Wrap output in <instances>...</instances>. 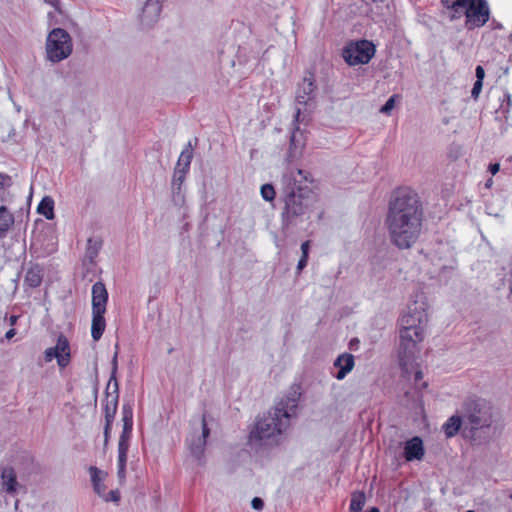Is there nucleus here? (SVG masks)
Listing matches in <instances>:
<instances>
[{"label": "nucleus", "mask_w": 512, "mask_h": 512, "mask_svg": "<svg viewBox=\"0 0 512 512\" xmlns=\"http://www.w3.org/2000/svg\"><path fill=\"white\" fill-rule=\"evenodd\" d=\"M423 219V208L416 192L398 189L389 202L386 224L391 242L399 249H408L418 240Z\"/></svg>", "instance_id": "f257e3e1"}, {"label": "nucleus", "mask_w": 512, "mask_h": 512, "mask_svg": "<svg viewBox=\"0 0 512 512\" xmlns=\"http://www.w3.org/2000/svg\"><path fill=\"white\" fill-rule=\"evenodd\" d=\"M312 183V175L303 169L288 168L282 175L279 200L283 203L281 220L285 227L311 210L314 203Z\"/></svg>", "instance_id": "f03ea898"}, {"label": "nucleus", "mask_w": 512, "mask_h": 512, "mask_svg": "<svg viewBox=\"0 0 512 512\" xmlns=\"http://www.w3.org/2000/svg\"><path fill=\"white\" fill-rule=\"evenodd\" d=\"M299 397L300 393L294 390L271 409L267 415L259 418L250 432V441L265 444L277 442L278 436L288 427L290 418L296 415Z\"/></svg>", "instance_id": "7ed1b4c3"}, {"label": "nucleus", "mask_w": 512, "mask_h": 512, "mask_svg": "<svg viewBox=\"0 0 512 512\" xmlns=\"http://www.w3.org/2000/svg\"><path fill=\"white\" fill-rule=\"evenodd\" d=\"M461 413L464 417V437L480 444L494 434L493 407L486 400L481 398L466 400Z\"/></svg>", "instance_id": "20e7f679"}, {"label": "nucleus", "mask_w": 512, "mask_h": 512, "mask_svg": "<svg viewBox=\"0 0 512 512\" xmlns=\"http://www.w3.org/2000/svg\"><path fill=\"white\" fill-rule=\"evenodd\" d=\"M451 10V20L466 17L465 26L468 30L484 26L490 17V9L486 0H442Z\"/></svg>", "instance_id": "39448f33"}, {"label": "nucleus", "mask_w": 512, "mask_h": 512, "mask_svg": "<svg viewBox=\"0 0 512 512\" xmlns=\"http://www.w3.org/2000/svg\"><path fill=\"white\" fill-rule=\"evenodd\" d=\"M428 304L425 296L420 293L415 295L408 306L407 311L399 320V330L413 332L415 338L425 334L428 325Z\"/></svg>", "instance_id": "423d86ee"}, {"label": "nucleus", "mask_w": 512, "mask_h": 512, "mask_svg": "<svg viewBox=\"0 0 512 512\" xmlns=\"http://www.w3.org/2000/svg\"><path fill=\"white\" fill-rule=\"evenodd\" d=\"M73 50L70 34L62 28H54L46 39V57L53 63L68 58Z\"/></svg>", "instance_id": "0eeeda50"}, {"label": "nucleus", "mask_w": 512, "mask_h": 512, "mask_svg": "<svg viewBox=\"0 0 512 512\" xmlns=\"http://www.w3.org/2000/svg\"><path fill=\"white\" fill-rule=\"evenodd\" d=\"M425 334L415 338L413 332L399 330V364L405 374L413 368L415 354L418 352V345L424 340Z\"/></svg>", "instance_id": "6e6552de"}, {"label": "nucleus", "mask_w": 512, "mask_h": 512, "mask_svg": "<svg viewBox=\"0 0 512 512\" xmlns=\"http://www.w3.org/2000/svg\"><path fill=\"white\" fill-rule=\"evenodd\" d=\"M375 51V46L371 41H352L344 47L342 56L350 66L364 65L374 57Z\"/></svg>", "instance_id": "1a4fd4ad"}, {"label": "nucleus", "mask_w": 512, "mask_h": 512, "mask_svg": "<svg viewBox=\"0 0 512 512\" xmlns=\"http://www.w3.org/2000/svg\"><path fill=\"white\" fill-rule=\"evenodd\" d=\"M123 429L118 442V463L117 465H126L129 441L133 428V404L126 402L122 406Z\"/></svg>", "instance_id": "9d476101"}, {"label": "nucleus", "mask_w": 512, "mask_h": 512, "mask_svg": "<svg viewBox=\"0 0 512 512\" xmlns=\"http://www.w3.org/2000/svg\"><path fill=\"white\" fill-rule=\"evenodd\" d=\"M209 434L210 430L207 426L205 415H203L199 423V429L193 431L187 438V445L191 454L199 461L204 455L206 440Z\"/></svg>", "instance_id": "9b49d317"}, {"label": "nucleus", "mask_w": 512, "mask_h": 512, "mask_svg": "<svg viewBox=\"0 0 512 512\" xmlns=\"http://www.w3.org/2000/svg\"><path fill=\"white\" fill-rule=\"evenodd\" d=\"M25 487L17 478V473L12 466H0V493L15 496Z\"/></svg>", "instance_id": "f8f14e48"}, {"label": "nucleus", "mask_w": 512, "mask_h": 512, "mask_svg": "<svg viewBox=\"0 0 512 512\" xmlns=\"http://www.w3.org/2000/svg\"><path fill=\"white\" fill-rule=\"evenodd\" d=\"M316 96L315 77L311 72H308L303 77L302 82L297 86L295 93V100L298 105L310 104Z\"/></svg>", "instance_id": "ddd939ff"}, {"label": "nucleus", "mask_w": 512, "mask_h": 512, "mask_svg": "<svg viewBox=\"0 0 512 512\" xmlns=\"http://www.w3.org/2000/svg\"><path fill=\"white\" fill-rule=\"evenodd\" d=\"M162 11V0H147L140 16L143 26L150 27L155 24Z\"/></svg>", "instance_id": "4468645a"}, {"label": "nucleus", "mask_w": 512, "mask_h": 512, "mask_svg": "<svg viewBox=\"0 0 512 512\" xmlns=\"http://www.w3.org/2000/svg\"><path fill=\"white\" fill-rule=\"evenodd\" d=\"M425 454L423 441L420 437L415 436L405 442L404 457L406 461L422 460Z\"/></svg>", "instance_id": "2eb2a0df"}, {"label": "nucleus", "mask_w": 512, "mask_h": 512, "mask_svg": "<svg viewBox=\"0 0 512 512\" xmlns=\"http://www.w3.org/2000/svg\"><path fill=\"white\" fill-rule=\"evenodd\" d=\"M108 292L105 285L98 281L92 286V312H106Z\"/></svg>", "instance_id": "dca6fc26"}, {"label": "nucleus", "mask_w": 512, "mask_h": 512, "mask_svg": "<svg viewBox=\"0 0 512 512\" xmlns=\"http://www.w3.org/2000/svg\"><path fill=\"white\" fill-rule=\"evenodd\" d=\"M334 366L338 368L335 378L337 380H343L347 374L353 370L355 366V358L350 353L340 354L334 361Z\"/></svg>", "instance_id": "f3484780"}, {"label": "nucleus", "mask_w": 512, "mask_h": 512, "mask_svg": "<svg viewBox=\"0 0 512 512\" xmlns=\"http://www.w3.org/2000/svg\"><path fill=\"white\" fill-rule=\"evenodd\" d=\"M57 353V364L60 368H65L70 363V345L64 335H60L54 347Z\"/></svg>", "instance_id": "a211bd4d"}, {"label": "nucleus", "mask_w": 512, "mask_h": 512, "mask_svg": "<svg viewBox=\"0 0 512 512\" xmlns=\"http://www.w3.org/2000/svg\"><path fill=\"white\" fill-rule=\"evenodd\" d=\"M112 392L106 389V403L104 406V414L106 422H113L119 399V388L115 390V388H111Z\"/></svg>", "instance_id": "6ab92c4d"}, {"label": "nucleus", "mask_w": 512, "mask_h": 512, "mask_svg": "<svg viewBox=\"0 0 512 512\" xmlns=\"http://www.w3.org/2000/svg\"><path fill=\"white\" fill-rule=\"evenodd\" d=\"M89 473H90L91 482L93 485L94 492L97 495H99L100 497H104L105 491H106V486L104 484V480H105L107 474L95 466H91L89 468Z\"/></svg>", "instance_id": "aec40b11"}, {"label": "nucleus", "mask_w": 512, "mask_h": 512, "mask_svg": "<svg viewBox=\"0 0 512 512\" xmlns=\"http://www.w3.org/2000/svg\"><path fill=\"white\" fill-rule=\"evenodd\" d=\"M462 429L464 434V417L461 415H452L443 425V431L448 438L455 436Z\"/></svg>", "instance_id": "412c9836"}, {"label": "nucleus", "mask_w": 512, "mask_h": 512, "mask_svg": "<svg viewBox=\"0 0 512 512\" xmlns=\"http://www.w3.org/2000/svg\"><path fill=\"white\" fill-rule=\"evenodd\" d=\"M43 280V269L40 265L34 264L29 267L24 277V285L31 288L39 287Z\"/></svg>", "instance_id": "4be33fe9"}, {"label": "nucleus", "mask_w": 512, "mask_h": 512, "mask_svg": "<svg viewBox=\"0 0 512 512\" xmlns=\"http://www.w3.org/2000/svg\"><path fill=\"white\" fill-rule=\"evenodd\" d=\"M104 314L105 312H92L91 336L94 341L100 340L105 331Z\"/></svg>", "instance_id": "5701e85b"}, {"label": "nucleus", "mask_w": 512, "mask_h": 512, "mask_svg": "<svg viewBox=\"0 0 512 512\" xmlns=\"http://www.w3.org/2000/svg\"><path fill=\"white\" fill-rule=\"evenodd\" d=\"M304 146V141L302 139V132L299 128H296L290 138V147H289V154L288 158L290 160L297 158L302 151V148Z\"/></svg>", "instance_id": "b1692460"}, {"label": "nucleus", "mask_w": 512, "mask_h": 512, "mask_svg": "<svg viewBox=\"0 0 512 512\" xmlns=\"http://www.w3.org/2000/svg\"><path fill=\"white\" fill-rule=\"evenodd\" d=\"M14 224V216L6 206H0V237L6 235Z\"/></svg>", "instance_id": "393cba45"}, {"label": "nucleus", "mask_w": 512, "mask_h": 512, "mask_svg": "<svg viewBox=\"0 0 512 512\" xmlns=\"http://www.w3.org/2000/svg\"><path fill=\"white\" fill-rule=\"evenodd\" d=\"M102 242L98 239L89 238L87 241L84 262L93 264L101 249Z\"/></svg>", "instance_id": "a878e982"}, {"label": "nucleus", "mask_w": 512, "mask_h": 512, "mask_svg": "<svg viewBox=\"0 0 512 512\" xmlns=\"http://www.w3.org/2000/svg\"><path fill=\"white\" fill-rule=\"evenodd\" d=\"M37 211L48 220L54 219V200L49 196L43 197L38 205Z\"/></svg>", "instance_id": "bb28decb"}, {"label": "nucleus", "mask_w": 512, "mask_h": 512, "mask_svg": "<svg viewBox=\"0 0 512 512\" xmlns=\"http://www.w3.org/2000/svg\"><path fill=\"white\" fill-rule=\"evenodd\" d=\"M366 503L365 493L362 491H355L351 495L349 512H361Z\"/></svg>", "instance_id": "cd10ccee"}, {"label": "nucleus", "mask_w": 512, "mask_h": 512, "mask_svg": "<svg viewBox=\"0 0 512 512\" xmlns=\"http://www.w3.org/2000/svg\"><path fill=\"white\" fill-rule=\"evenodd\" d=\"M193 158V152L191 148V144L189 143L185 149L181 152L176 168H185L186 171L189 170L190 163Z\"/></svg>", "instance_id": "c85d7f7f"}, {"label": "nucleus", "mask_w": 512, "mask_h": 512, "mask_svg": "<svg viewBox=\"0 0 512 512\" xmlns=\"http://www.w3.org/2000/svg\"><path fill=\"white\" fill-rule=\"evenodd\" d=\"M187 172L188 171H186L185 168H175L172 179V190L174 193L179 194Z\"/></svg>", "instance_id": "c756f323"}, {"label": "nucleus", "mask_w": 512, "mask_h": 512, "mask_svg": "<svg viewBox=\"0 0 512 512\" xmlns=\"http://www.w3.org/2000/svg\"><path fill=\"white\" fill-rule=\"evenodd\" d=\"M117 357H118V351L116 350L114 353V356L112 358V361H111L112 369H111L110 379H109L108 385H107V390H109L111 388H115V390H117L119 387V384H118V381L116 378V373H117V368H118Z\"/></svg>", "instance_id": "7c9ffc66"}, {"label": "nucleus", "mask_w": 512, "mask_h": 512, "mask_svg": "<svg viewBox=\"0 0 512 512\" xmlns=\"http://www.w3.org/2000/svg\"><path fill=\"white\" fill-rule=\"evenodd\" d=\"M262 198L267 202H272L275 199L276 192L271 184H264L260 190Z\"/></svg>", "instance_id": "2f4dec72"}, {"label": "nucleus", "mask_w": 512, "mask_h": 512, "mask_svg": "<svg viewBox=\"0 0 512 512\" xmlns=\"http://www.w3.org/2000/svg\"><path fill=\"white\" fill-rule=\"evenodd\" d=\"M395 98H396V95H392L387 101L386 103L381 107L380 109V112L381 113H384V114H389L391 112V110L394 108L395 106Z\"/></svg>", "instance_id": "473e14b6"}, {"label": "nucleus", "mask_w": 512, "mask_h": 512, "mask_svg": "<svg viewBox=\"0 0 512 512\" xmlns=\"http://www.w3.org/2000/svg\"><path fill=\"white\" fill-rule=\"evenodd\" d=\"M106 502H118L120 499V494L117 490H111L108 494L105 493V496L102 497Z\"/></svg>", "instance_id": "72a5a7b5"}, {"label": "nucleus", "mask_w": 512, "mask_h": 512, "mask_svg": "<svg viewBox=\"0 0 512 512\" xmlns=\"http://www.w3.org/2000/svg\"><path fill=\"white\" fill-rule=\"evenodd\" d=\"M482 87H483V82L475 81L472 91H471V96L473 99H475V100L478 99L479 94L481 93Z\"/></svg>", "instance_id": "f704fd0d"}, {"label": "nucleus", "mask_w": 512, "mask_h": 512, "mask_svg": "<svg viewBox=\"0 0 512 512\" xmlns=\"http://www.w3.org/2000/svg\"><path fill=\"white\" fill-rule=\"evenodd\" d=\"M44 356H45V361L46 362H51L54 358L57 359V353L55 352V349H53L52 347L50 348H47L44 352Z\"/></svg>", "instance_id": "c9c22d12"}, {"label": "nucleus", "mask_w": 512, "mask_h": 512, "mask_svg": "<svg viewBox=\"0 0 512 512\" xmlns=\"http://www.w3.org/2000/svg\"><path fill=\"white\" fill-rule=\"evenodd\" d=\"M11 185V177L0 173V189L9 187Z\"/></svg>", "instance_id": "e433bc0d"}, {"label": "nucleus", "mask_w": 512, "mask_h": 512, "mask_svg": "<svg viewBox=\"0 0 512 512\" xmlns=\"http://www.w3.org/2000/svg\"><path fill=\"white\" fill-rule=\"evenodd\" d=\"M252 508L255 510H262L264 507V502L259 497H254L251 501Z\"/></svg>", "instance_id": "4c0bfd02"}, {"label": "nucleus", "mask_w": 512, "mask_h": 512, "mask_svg": "<svg viewBox=\"0 0 512 512\" xmlns=\"http://www.w3.org/2000/svg\"><path fill=\"white\" fill-rule=\"evenodd\" d=\"M475 73H476V78H477L476 81L483 82V79L485 76V71H484L483 67L478 65L475 69Z\"/></svg>", "instance_id": "58836bf2"}, {"label": "nucleus", "mask_w": 512, "mask_h": 512, "mask_svg": "<svg viewBox=\"0 0 512 512\" xmlns=\"http://www.w3.org/2000/svg\"><path fill=\"white\" fill-rule=\"evenodd\" d=\"M308 257L301 256L300 260L298 261L297 270L300 272L306 265H307Z\"/></svg>", "instance_id": "ea45409f"}, {"label": "nucleus", "mask_w": 512, "mask_h": 512, "mask_svg": "<svg viewBox=\"0 0 512 512\" xmlns=\"http://www.w3.org/2000/svg\"><path fill=\"white\" fill-rule=\"evenodd\" d=\"M309 246H310L309 241H305L301 244L302 255L305 257H308Z\"/></svg>", "instance_id": "a19ab883"}, {"label": "nucleus", "mask_w": 512, "mask_h": 512, "mask_svg": "<svg viewBox=\"0 0 512 512\" xmlns=\"http://www.w3.org/2000/svg\"><path fill=\"white\" fill-rule=\"evenodd\" d=\"M117 466H118V469H117L118 477L120 480H122L125 478L126 465H117Z\"/></svg>", "instance_id": "79ce46f5"}, {"label": "nucleus", "mask_w": 512, "mask_h": 512, "mask_svg": "<svg viewBox=\"0 0 512 512\" xmlns=\"http://www.w3.org/2000/svg\"><path fill=\"white\" fill-rule=\"evenodd\" d=\"M500 169V165L498 163L490 164L488 170L492 175H495Z\"/></svg>", "instance_id": "37998d69"}, {"label": "nucleus", "mask_w": 512, "mask_h": 512, "mask_svg": "<svg viewBox=\"0 0 512 512\" xmlns=\"http://www.w3.org/2000/svg\"><path fill=\"white\" fill-rule=\"evenodd\" d=\"M503 97H504V100H506V101H507V109H506V111H509V109H510V108H511V106H512V98H511V95H510V93L506 92V93H504Z\"/></svg>", "instance_id": "c03bdc74"}, {"label": "nucleus", "mask_w": 512, "mask_h": 512, "mask_svg": "<svg viewBox=\"0 0 512 512\" xmlns=\"http://www.w3.org/2000/svg\"><path fill=\"white\" fill-rule=\"evenodd\" d=\"M113 422H106L105 424V428H104V437H105V442L108 441V438H109V431L111 429V425H112Z\"/></svg>", "instance_id": "a18cd8bd"}, {"label": "nucleus", "mask_w": 512, "mask_h": 512, "mask_svg": "<svg viewBox=\"0 0 512 512\" xmlns=\"http://www.w3.org/2000/svg\"><path fill=\"white\" fill-rule=\"evenodd\" d=\"M44 2L54 7L55 10H59L60 0H44Z\"/></svg>", "instance_id": "49530a36"}, {"label": "nucleus", "mask_w": 512, "mask_h": 512, "mask_svg": "<svg viewBox=\"0 0 512 512\" xmlns=\"http://www.w3.org/2000/svg\"><path fill=\"white\" fill-rule=\"evenodd\" d=\"M15 335H16V330H15L14 328H11V329H9V330L6 332V334H5V338H6L7 340H10V339H12Z\"/></svg>", "instance_id": "de8ad7c7"}, {"label": "nucleus", "mask_w": 512, "mask_h": 512, "mask_svg": "<svg viewBox=\"0 0 512 512\" xmlns=\"http://www.w3.org/2000/svg\"><path fill=\"white\" fill-rule=\"evenodd\" d=\"M422 378H423L422 371H420V370H416V371H415V375H414V380H415V382L420 381Z\"/></svg>", "instance_id": "09e8293b"}, {"label": "nucleus", "mask_w": 512, "mask_h": 512, "mask_svg": "<svg viewBox=\"0 0 512 512\" xmlns=\"http://www.w3.org/2000/svg\"><path fill=\"white\" fill-rule=\"evenodd\" d=\"M19 316H16V315H11L9 317V324L11 326H14L16 323H17V320H18Z\"/></svg>", "instance_id": "8fccbe9b"}, {"label": "nucleus", "mask_w": 512, "mask_h": 512, "mask_svg": "<svg viewBox=\"0 0 512 512\" xmlns=\"http://www.w3.org/2000/svg\"><path fill=\"white\" fill-rule=\"evenodd\" d=\"M301 109L299 107L296 108L295 120L296 122L300 121Z\"/></svg>", "instance_id": "3c124183"}, {"label": "nucleus", "mask_w": 512, "mask_h": 512, "mask_svg": "<svg viewBox=\"0 0 512 512\" xmlns=\"http://www.w3.org/2000/svg\"><path fill=\"white\" fill-rule=\"evenodd\" d=\"M491 184H492V179H489V180L487 181V183H486V186H487V187H490V185H491Z\"/></svg>", "instance_id": "603ef678"}, {"label": "nucleus", "mask_w": 512, "mask_h": 512, "mask_svg": "<svg viewBox=\"0 0 512 512\" xmlns=\"http://www.w3.org/2000/svg\"><path fill=\"white\" fill-rule=\"evenodd\" d=\"M356 342H358V340L354 339V340L350 341V344L356 345Z\"/></svg>", "instance_id": "864d4df0"}, {"label": "nucleus", "mask_w": 512, "mask_h": 512, "mask_svg": "<svg viewBox=\"0 0 512 512\" xmlns=\"http://www.w3.org/2000/svg\"><path fill=\"white\" fill-rule=\"evenodd\" d=\"M356 342H358V340L354 339V340L350 341V344L356 345Z\"/></svg>", "instance_id": "5fc2aeb1"}, {"label": "nucleus", "mask_w": 512, "mask_h": 512, "mask_svg": "<svg viewBox=\"0 0 512 512\" xmlns=\"http://www.w3.org/2000/svg\"><path fill=\"white\" fill-rule=\"evenodd\" d=\"M18 505H19V500H16V502H15V504H14L15 509H17V508H18Z\"/></svg>", "instance_id": "6e6d98bb"}, {"label": "nucleus", "mask_w": 512, "mask_h": 512, "mask_svg": "<svg viewBox=\"0 0 512 512\" xmlns=\"http://www.w3.org/2000/svg\"><path fill=\"white\" fill-rule=\"evenodd\" d=\"M466 512H475V511H474V510H468V511H466Z\"/></svg>", "instance_id": "4d7b16f0"}, {"label": "nucleus", "mask_w": 512, "mask_h": 512, "mask_svg": "<svg viewBox=\"0 0 512 512\" xmlns=\"http://www.w3.org/2000/svg\"><path fill=\"white\" fill-rule=\"evenodd\" d=\"M510 498L512 499V494L510 495Z\"/></svg>", "instance_id": "13d9d810"}]
</instances>
